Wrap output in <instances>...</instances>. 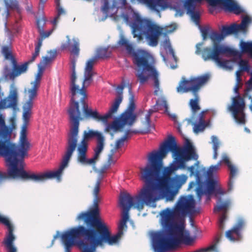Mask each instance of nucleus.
<instances>
[{
    "label": "nucleus",
    "mask_w": 252,
    "mask_h": 252,
    "mask_svg": "<svg viewBox=\"0 0 252 252\" xmlns=\"http://www.w3.org/2000/svg\"><path fill=\"white\" fill-rule=\"evenodd\" d=\"M132 32L134 38L140 41L145 37L148 44L152 47L158 44L162 29L149 19L141 18L137 15L131 23Z\"/></svg>",
    "instance_id": "nucleus-7"
},
{
    "label": "nucleus",
    "mask_w": 252,
    "mask_h": 252,
    "mask_svg": "<svg viewBox=\"0 0 252 252\" xmlns=\"http://www.w3.org/2000/svg\"><path fill=\"white\" fill-rule=\"evenodd\" d=\"M104 137L98 131H84L82 140L76 146L77 161L84 165L94 164L102 151Z\"/></svg>",
    "instance_id": "nucleus-5"
},
{
    "label": "nucleus",
    "mask_w": 252,
    "mask_h": 252,
    "mask_svg": "<svg viewBox=\"0 0 252 252\" xmlns=\"http://www.w3.org/2000/svg\"><path fill=\"white\" fill-rule=\"evenodd\" d=\"M193 125L194 131L196 133H198L200 131H203L207 126L208 124L207 122H198V123H194Z\"/></svg>",
    "instance_id": "nucleus-42"
},
{
    "label": "nucleus",
    "mask_w": 252,
    "mask_h": 252,
    "mask_svg": "<svg viewBox=\"0 0 252 252\" xmlns=\"http://www.w3.org/2000/svg\"><path fill=\"white\" fill-rule=\"evenodd\" d=\"M151 116L148 114L145 116V125L147 127V132H149L151 130Z\"/></svg>",
    "instance_id": "nucleus-47"
},
{
    "label": "nucleus",
    "mask_w": 252,
    "mask_h": 252,
    "mask_svg": "<svg viewBox=\"0 0 252 252\" xmlns=\"http://www.w3.org/2000/svg\"><path fill=\"white\" fill-rule=\"evenodd\" d=\"M170 53L171 54L172 56V57L173 58H174V59L175 60V61L176 62L177 61V58H176V57L175 56V54H174V51L171 48V47H170Z\"/></svg>",
    "instance_id": "nucleus-61"
},
{
    "label": "nucleus",
    "mask_w": 252,
    "mask_h": 252,
    "mask_svg": "<svg viewBox=\"0 0 252 252\" xmlns=\"http://www.w3.org/2000/svg\"><path fill=\"white\" fill-rule=\"evenodd\" d=\"M43 69L44 68L39 67L34 81L31 83L32 87L28 90L29 99L24 103L23 106V119L24 123L27 126L32 116L33 100L37 95V91L40 86Z\"/></svg>",
    "instance_id": "nucleus-17"
},
{
    "label": "nucleus",
    "mask_w": 252,
    "mask_h": 252,
    "mask_svg": "<svg viewBox=\"0 0 252 252\" xmlns=\"http://www.w3.org/2000/svg\"><path fill=\"white\" fill-rule=\"evenodd\" d=\"M76 79L75 72V61L71 62V74L70 76V92L71 94L70 102V106L68 110L71 126L70 132L67 138L65 151L63 156L62 160L58 169L61 175L68 164L69 160L76 149L77 143H78V134L79 131V121L82 120L81 111L79 110V102L81 103L82 107L87 104L85 101L87 97L86 87L91 84L84 83L83 81L81 89L75 84Z\"/></svg>",
    "instance_id": "nucleus-2"
},
{
    "label": "nucleus",
    "mask_w": 252,
    "mask_h": 252,
    "mask_svg": "<svg viewBox=\"0 0 252 252\" xmlns=\"http://www.w3.org/2000/svg\"><path fill=\"white\" fill-rule=\"evenodd\" d=\"M239 32L236 24H233L228 26H223L221 30V32L224 37L229 34L237 33Z\"/></svg>",
    "instance_id": "nucleus-30"
},
{
    "label": "nucleus",
    "mask_w": 252,
    "mask_h": 252,
    "mask_svg": "<svg viewBox=\"0 0 252 252\" xmlns=\"http://www.w3.org/2000/svg\"><path fill=\"white\" fill-rule=\"evenodd\" d=\"M5 101V99H2L0 101V109H6Z\"/></svg>",
    "instance_id": "nucleus-59"
},
{
    "label": "nucleus",
    "mask_w": 252,
    "mask_h": 252,
    "mask_svg": "<svg viewBox=\"0 0 252 252\" xmlns=\"http://www.w3.org/2000/svg\"><path fill=\"white\" fill-rule=\"evenodd\" d=\"M240 86L238 84H236L235 86L234 91L238 95L233 98V103L230 107V110L232 112L236 121L239 124H244L245 119L244 110L245 104L243 99L239 95L238 90Z\"/></svg>",
    "instance_id": "nucleus-19"
},
{
    "label": "nucleus",
    "mask_w": 252,
    "mask_h": 252,
    "mask_svg": "<svg viewBox=\"0 0 252 252\" xmlns=\"http://www.w3.org/2000/svg\"><path fill=\"white\" fill-rule=\"evenodd\" d=\"M220 161L221 163L222 162L224 163L227 166V167L232 164L231 162L230 161L228 157L226 154L223 155L222 159Z\"/></svg>",
    "instance_id": "nucleus-49"
},
{
    "label": "nucleus",
    "mask_w": 252,
    "mask_h": 252,
    "mask_svg": "<svg viewBox=\"0 0 252 252\" xmlns=\"http://www.w3.org/2000/svg\"><path fill=\"white\" fill-rule=\"evenodd\" d=\"M0 222L7 226L8 232L3 243L6 248L7 252H17V249L13 245L15 237L13 234L14 228L8 219L0 215Z\"/></svg>",
    "instance_id": "nucleus-21"
},
{
    "label": "nucleus",
    "mask_w": 252,
    "mask_h": 252,
    "mask_svg": "<svg viewBox=\"0 0 252 252\" xmlns=\"http://www.w3.org/2000/svg\"><path fill=\"white\" fill-rule=\"evenodd\" d=\"M130 55L133 57V63L138 67L136 76L140 83L143 84L152 77L155 88L154 94L157 95L159 89L158 74L154 65L150 63V54L145 50L138 49L136 51L134 50Z\"/></svg>",
    "instance_id": "nucleus-6"
},
{
    "label": "nucleus",
    "mask_w": 252,
    "mask_h": 252,
    "mask_svg": "<svg viewBox=\"0 0 252 252\" xmlns=\"http://www.w3.org/2000/svg\"><path fill=\"white\" fill-rule=\"evenodd\" d=\"M126 222L121 220L119 225V231L117 234L114 236H111V233L106 223L103 221V224L105 226V231L104 232H99L95 229L91 234L95 241L96 244L101 245L102 243H108L109 245H113L117 243L121 236L123 234V230L126 225Z\"/></svg>",
    "instance_id": "nucleus-18"
},
{
    "label": "nucleus",
    "mask_w": 252,
    "mask_h": 252,
    "mask_svg": "<svg viewBox=\"0 0 252 252\" xmlns=\"http://www.w3.org/2000/svg\"><path fill=\"white\" fill-rule=\"evenodd\" d=\"M216 192L217 193V194H224V191L220 188L219 189H217L216 190Z\"/></svg>",
    "instance_id": "nucleus-62"
},
{
    "label": "nucleus",
    "mask_w": 252,
    "mask_h": 252,
    "mask_svg": "<svg viewBox=\"0 0 252 252\" xmlns=\"http://www.w3.org/2000/svg\"><path fill=\"white\" fill-rule=\"evenodd\" d=\"M12 131V128L6 126L3 117L0 114V139L8 143H12L11 141Z\"/></svg>",
    "instance_id": "nucleus-25"
},
{
    "label": "nucleus",
    "mask_w": 252,
    "mask_h": 252,
    "mask_svg": "<svg viewBox=\"0 0 252 252\" xmlns=\"http://www.w3.org/2000/svg\"><path fill=\"white\" fill-rule=\"evenodd\" d=\"M129 93L130 97L127 107L119 118L116 119L111 125L107 126V130L113 129L115 131H117L126 125L131 126L136 122L137 115L134 113L135 109L134 96L131 92L130 87L129 88Z\"/></svg>",
    "instance_id": "nucleus-16"
},
{
    "label": "nucleus",
    "mask_w": 252,
    "mask_h": 252,
    "mask_svg": "<svg viewBox=\"0 0 252 252\" xmlns=\"http://www.w3.org/2000/svg\"><path fill=\"white\" fill-rule=\"evenodd\" d=\"M212 143L213 144V156L214 159H216L218 157V150L220 147V142L218 138L216 136H212L211 137Z\"/></svg>",
    "instance_id": "nucleus-35"
},
{
    "label": "nucleus",
    "mask_w": 252,
    "mask_h": 252,
    "mask_svg": "<svg viewBox=\"0 0 252 252\" xmlns=\"http://www.w3.org/2000/svg\"><path fill=\"white\" fill-rule=\"evenodd\" d=\"M96 57H93L89 60L86 64L84 71V83H91L93 81V76L94 72L93 71V66L96 62Z\"/></svg>",
    "instance_id": "nucleus-27"
},
{
    "label": "nucleus",
    "mask_w": 252,
    "mask_h": 252,
    "mask_svg": "<svg viewBox=\"0 0 252 252\" xmlns=\"http://www.w3.org/2000/svg\"><path fill=\"white\" fill-rule=\"evenodd\" d=\"M2 53L6 60H10L12 63V59H15L12 55L11 51L10 48L6 46H3L2 49Z\"/></svg>",
    "instance_id": "nucleus-39"
},
{
    "label": "nucleus",
    "mask_w": 252,
    "mask_h": 252,
    "mask_svg": "<svg viewBox=\"0 0 252 252\" xmlns=\"http://www.w3.org/2000/svg\"><path fill=\"white\" fill-rule=\"evenodd\" d=\"M35 59L36 58H34L33 59L32 55L31 59L30 60L26 62L21 65L18 64L16 59H13L12 63H11V71L6 72L5 75V77L9 78L10 79L13 80L21 74L26 73L28 70L29 65L34 61Z\"/></svg>",
    "instance_id": "nucleus-20"
},
{
    "label": "nucleus",
    "mask_w": 252,
    "mask_h": 252,
    "mask_svg": "<svg viewBox=\"0 0 252 252\" xmlns=\"http://www.w3.org/2000/svg\"><path fill=\"white\" fill-rule=\"evenodd\" d=\"M81 237H83L85 241L80 240L77 244L83 252H94L97 245L92 235L84 231L83 228L77 227L70 229L62 235L65 252H70L77 240Z\"/></svg>",
    "instance_id": "nucleus-9"
},
{
    "label": "nucleus",
    "mask_w": 252,
    "mask_h": 252,
    "mask_svg": "<svg viewBox=\"0 0 252 252\" xmlns=\"http://www.w3.org/2000/svg\"><path fill=\"white\" fill-rule=\"evenodd\" d=\"M222 32L218 33L217 32H212L210 38L213 42V49L210 47L204 48L202 51V57L205 61L208 60H214L220 66L225 67L228 63L227 60H222L220 55H228L236 56L238 54L237 50L231 49L228 47L220 44V42L224 38Z\"/></svg>",
    "instance_id": "nucleus-11"
},
{
    "label": "nucleus",
    "mask_w": 252,
    "mask_h": 252,
    "mask_svg": "<svg viewBox=\"0 0 252 252\" xmlns=\"http://www.w3.org/2000/svg\"><path fill=\"white\" fill-rule=\"evenodd\" d=\"M45 24V18L38 19L36 21V25L38 28V32L40 31V30L43 29V26Z\"/></svg>",
    "instance_id": "nucleus-48"
},
{
    "label": "nucleus",
    "mask_w": 252,
    "mask_h": 252,
    "mask_svg": "<svg viewBox=\"0 0 252 252\" xmlns=\"http://www.w3.org/2000/svg\"><path fill=\"white\" fill-rule=\"evenodd\" d=\"M27 126L24 123L20 133L19 145L0 139V182L6 179L20 178L34 182H43L52 178H59L58 170L35 174L24 169V158L28 155L30 143L27 137Z\"/></svg>",
    "instance_id": "nucleus-1"
},
{
    "label": "nucleus",
    "mask_w": 252,
    "mask_h": 252,
    "mask_svg": "<svg viewBox=\"0 0 252 252\" xmlns=\"http://www.w3.org/2000/svg\"><path fill=\"white\" fill-rule=\"evenodd\" d=\"M109 9V2L108 1L106 0L104 2V4L101 8V11L104 14L107 15Z\"/></svg>",
    "instance_id": "nucleus-50"
},
{
    "label": "nucleus",
    "mask_w": 252,
    "mask_h": 252,
    "mask_svg": "<svg viewBox=\"0 0 252 252\" xmlns=\"http://www.w3.org/2000/svg\"><path fill=\"white\" fill-rule=\"evenodd\" d=\"M112 154L109 155L108 162L109 164H111L113 162V156L114 152H113V151H112Z\"/></svg>",
    "instance_id": "nucleus-60"
},
{
    "label": "nucleus",
    "mask_w": 252,
    "mask_h": 252,
    "mask_svg": "<svg viewBox=\"0 0 252 252\" xmlns=\"http://www.w3.org/2000/svg\"><path fill=\"white\" fill-rule=\"evenodd\" d=\"M202 36L203 37V40H205L207 38L208 32L207 29H203L202 30Z\"/></svg>",
    "instance_id": "nucleus-58"
},
{
    "label": "nucleus",
    "mask_w": 252,
    "mask_h": 252,
    "mask_svg": "<svg viewBox=\"0 0 252 252\" xmlns=\"http://www.w3.org/2000/svg\"><path fill=\"white\" fill-rule=\"evenodd\" d=\"M242 71H241V69H240V70H237L236 71V78H239L240 77H241Z\"/></svg>",
    "instance_id": "nucleus-63"
},
{
    "label": "nucleus",
    "mask_w": 252,
    "mask_h": 252,
    "mask_svg": "<svg viewBox=\"0 0 252 252\" xmlns=\"http://www.w3.org/2000/svg\"><path fill=\"white\" fill-rule=\"evenodd\" d=\"M98 197H94L93 204V208L87 212H83L78 215L76 220H83L86 227L79 225L77 227L83 228V230L88 233L92 234L96 229L99 232L105 231V226L103 224V221L100 216L98 208Z\"/></svg>",
    "instance_id": "nucleus-14"
},
{
    "label": "nucleus",
    "mask_w": 252,
    "mask_h": 252,
    "mask_svg": "<svg viewBox=\"0 0 252 252\" xmlns=\"http://www.w3.org/2000/svg\"><path fill=\"white\" fill-rule=\"evenodd\" d=\"M169 151L172 152L177 164L183 169L186 168V162L198 158V155L189 139H186V144L183 147H179L177 145L175 138L172 136L161 145L159 151H153L148 156L153 161L160 162L162 168V158Z\"/></svg>",
    "instance_id": "nucleus-4"
},
{
    "label": "nucleus",
    "mask_w": 252,
    "mask_h": 252,
    "mask_svg": "<svg viewBox=\"0 0 252 252\" xmlns=\"http://www.w3.org/2000/svg\"><path fill=\"white\" fill-rule=\"evenodd\" d=\"M57 12H58L57 15L54 18V20H53V21L52 22V23L55 26H56L57 24L58 20L60 19V16L61 15L65 14L64 10H63V9L61 6H59V7H57Z\"/></svg>",
    "instance_id": "nucleus-44"
},
{
    "label": "nucleus",
    "mask_w": 252,
    "mask_h": 252,
    "mask_svg": "<svg viewBox=\"0 0 252 252\" xmlns=\"http://www.w3.org/2000/svg\"><path fill=\"white\" fill-rule=\"evenodd\" d=\"M148 161L145 167L140 168V179L145 185L139 194L132 197L134 207L138 210H142L144 205H150L158 200V191L160 196L165 198L167 200L172 201L174 199L169 197L170 194L168 192L162 193L158 188L156 180L161 169L160 162L153 161L149 156Z\"/></svg>",
    "instance_id": "nucleus-3"
},
{
    "label": "nucleus",
    "mask_w": 252,
    "mask_h": 252,
    "mask_svg": "<svg viewBox=\"0 0 252 252\" xmlns=\"http://www.w3.org/2000/svg\"><path fill=\"white\" fill-rule=\"evenodd\" d=\"M195 185H196V183H195L194 182H191V183H190V184L189 185V189H191L193 187V186H194Z\"/></svg>",
    "instance_id": "nucleus-64"
},
{
    "label": "nucleus",
    "mask_w": 252,
    "mask_h": 252,
    "mask_svg": "<svg viewBox=\"0 0 252 252\" xmlns=\"http://www.w3.org/2000/svg\"><path fill=\"white\" fill-rule=\"evenodd\" d=\"M239 65L241 71L249 73L250 71V66L248 61L241 59L239 62Z\"/></svg>",
    "instance_id": "nucleus-41"
},
{
    "label": "nucleus",
    "mask_w": 252,
    "mask_h": 252,
    "mask_svg": "<svg viewBox=\"0 0 252 252\" xmlns=\"http://www.w3.org/2000/svg\"><path fill=\"white\" fill-rule=\"evenodd\" d=\"M138 1L146 5L150 9L157 12H159L158 8L164 10L167 7L165 0H138Z\"/></svg>",
    "instance_id": "nucleus-26"
},
{
    "label": "nucleus",
    "mask_w": 252,
    "mask_h": 252,
    "mask_svg": "<svg viewBox=\"0 0 252 252\" xmlns=\"http://www.w3.org/2000/svg\"><path fill=\"white\" fill-rule=\"evenodd\" d=\"M70 39L68 38V40H67V43L63 44L61 46V49L62 50H66V49H68L69 47V45L70 44Z\"/></svg>",
    "instance_id": "nucleus-53"
},
{
    "label": "nucleus",
    "mask_w": 252,
    "mask_h": 252,
    "mask_svg": "<svg viewBox=\"0 0 252 252\" xmlns=\"http://www.w3.org/2000/svg\"><path fill=\"white\" fill-rule=\"evenodd\" d=\"M201 45H202L201 43H198L196 45L195 53L197 55H199L201 52V47H200Z\"/></svg>",
    "instance_id": "nucleus-57"
},
{
    "label": "nucleus",
    "mask_w": 252,
    "mask_h": 252,
    "mask_svg": "<svg viewBox=\"0 0 252 252\" xmlns=\"http://www.w3.org/2000/svg\"><path fill=\"white\" fill-rule=\"evenodd\" d=\"M228 168L230 171L229 182L228 183V190L231 191L233 189V179L237 175V169L233 164L229 166Z\"/></svg>",
    "instance_id": "nucleus-31"
},
{
    "label": "nucleus",
    "mask_w": 252,
    "mask_h": 252,
    "mask_svg": "<svg viewBox=\"0 0 252 252\" xmlns=\"http://www.w3.org/2000/svg\"><path fill=\"white\" fill-rule=\"evenodd\" d=\"M197 180L198 183V186L196 189V194L197 198L199 201L201 200L202 196L205 193V191L204 190L201 183H199V178L198 173L196 174Z\"/></svg>",
    "instance_id": "nucleus-37"
},
{
    "label": "nucleus",
    "mask_w": 252,
    "mask_h": 252,
    "mask_svg": "<svg viewBox=\"0 0 252 252\" xmlns=\"http://www.w3.org/2000/svg\"><path fill=\"white\" fill-rule=\"evenodd\" d=\"M100 189V182L97 181L95 184L94 189V197H98V194Z\"/></svg>",
    "instance_id": "nucleus-51"
},
{
    "label": "nucleus",
    "mask_w": 252,
    "mask_h": 252,
    "mask_svg": "<svg viewBox=\"0 0 252 252\" xmlns=\"http://www.w3.org/2000/svg\"><path fill=\"white\" fill-rule=\"evenodd\" d=\"M155 105L157 108H158V107H162L165 108L166 110L168 109V105L166 100L163 98L158 99L156 101Z\"/></svg>",
    "instance_id": "nucleus-45"
},
{
    "label": "nucleus",
    "mask_w": 252,
    "mask_h": 252,
    "mask_svg": "<svg viewBox=\"0 0 252 252\" xmlns=\"http://www.w3.org/2000/svg\"><path fill=\"white\" fill-rule=\"evenodd\" d=\"M5 99V105L6 108H12L15 109L17 105L18 93L16 89H14L10 92L7 97L4 98Z\"/></svg>",
    "instance_id": "nucleus-28"
},
{
    "label": "nucleus",
    "mask_w": 252,
    "mask_h": 252,
    "mask_svg": "<svg viewBox=\"0 0 252 252\" xmlns=\"http://www.w3.org/2000/svg\"><path fill=\"white\" fill-rule=\"evenodd\" d=\"M206 112V111H202L199 114V121L198 122H206L205 121V118H204V114H205V113Z\"/></svg>",
    "instance_id": "nucleus-54"
},
{
    "label": "nucleus",
    "mask_w": 252,
    "mask_h": 252,
    "mask_svg": "<svg viewBox=\"0 0 252 252\" xmlns=\"http://www.w3.org/2000/svg\"><path fill=\"white\" fill-rule=\"evenodd\" d=\"M52 58L48 57H44L40 62V64L45 66L52 61Z\"/></svg>",
    "instance_id": "nucleus-52"
},
{
    "label": "nucleus",
    "mask_w": 252,
    "mask_h": 252,
    "mask_svg": "<svg viewBox=\"0 0 252 252\" xmlns=\"http://www.w3.org/2000/svg\"><path fill=\"white\" fill-rule=\"evenodd\" d=\"M245 226V220L242 218H239L232 228L226 232V237L233 242L241 240L242 238V231Z\"/></svg>",
    "instance_id": "nucleus-22"
},
{
    "label": "nucleus",
    "mask_w": 252,
    "mask_h": 252,
    "mask_svg": "<svg viewBox=\"0 0 252 252\" xmlns=\"http://www.w3.org/2000/svg\"><path fill=\"white\" fill-rule=\"evenodd\" d=\"M118 44L122 46H124L127 53L130 54L134 50L133 45L129 43V41L124 36H121Z\"/></svg>",
    "instance_id": "nucleus-34"
},
{
    "label": "nucleus",
    "mask_w": 252,
    "mask_h": 252,
    "mask_svg": "<svg viewBox=\"0 0 252 252\" xmlns=\"http://www.w3.org/2000/svg\"><path fill=\"white\" fill-rule=\"evenodd\" d=\"M251 19L249 16H245L243 18L241 24L239 25L237 24V28H238L239 31H243L246 29L248 24L251 22Z\"/></svg>",
    "instance_id": "nucleus-38"
},
{
    "label": "nucleus",
    "mask_w": 252,
    "mask_h": 252,
    "mask_svg": "<svg viewBox=\"0 0 252 252\" xmlns=\"http://www.w3.org/2000/svg\"><path fill=\"white\" fill-rule=\"evenodd\" d=\"M159 109V108H157L156 106L155 105L152 108L148 110V112L147 113L148 114H150L151 115L153 113L156 112L158 111Z\"/></svg>",
    "instance_id": "nucleus-55"
},
{
    "label": "nucleus",
    "mask_w": 252,
    "mask_h": 252,
    "mask_svg": "<svg viewBox=\"0 0 252 252\" xmlns=\"http://www.w3.org/2000/svg\"><path fill=\"white\" fill-rule=\"evenodd\" d=\"M111 53L107 48H100L96 52V57L100 59L107 58L110 56Z\"/></svg>",
    "instance_id": "nucleus-36"
},
{
    "label": "nucleus",
    "mask_w": 252,
    "mask_h": 252,
    "mask_svg": "<svg viewBox=\"0 0 252 252\" xmlns=\"http://www.w3.org/2000/svg\"><path fill=\"white\" fill-rule=\"evenodd\" d=\"M241 51L243 53H247L252 58V42L241 41L240 43Z\"/></svg>",
    "instance_id": "nucleus-33"
},
{
    "label": "nucleus",
    "mask_w": 252,
    "mask_h": 252,
    "mask_svg": "<svg viewBox=\"0 0 252 252\" xmlns=\"http://www.w3.org/2000/svg\"><path fill=\"white\" fill-rule=\"evenodd\" d=\"M231 205L230 199H227L223 201L221 198L218 199V204L214 208V212H219L220 211L223 212L220 216L219 221V227L220 229L223 230L224 226V221L227 218V212Z\"/></svg>",
    "instance_id": "nucleus-24"
},
{
    "label": "nucleus",
    "mask_w": 252,
    "mask_h": 252,
    "mask_svg": "<svg viewBox=\"0 0 252 252\" xmlns=\"http://www.w3.org/2000/svg\"><path fill=\"white\" fill-rule=\"evenodd\" d=\"M73 44L72 45L70 51L71 54L78 56L80 51L79 41L77 39L73 38Z\"/></svg>",
    "instance_id": "nucleus-40"
},
{
    "label": "nucleus",
    "mask_w": 252,
    "mask_h": 252,
    "mask_svg": "<svg viewBox=\"0 0 252 252\" xmlns=\"http://www.w3.org/2000/svg\"><path fill=\"white\" fill-rule=\"evenodd\" d=\"M168 236L163 232H157L152 236L153 245L156 251L164 252L178 246L182 241L189 244L192 239L189 235H184L182 231H177L170 228Z\"/></svg>",
    "instance_id": "nucleus-10"
},
{
    "label": "nucleus",
    "mask_w": 252,
    "mask_h": 252,
    "mask_svg": "<svg viewBox=\"0 0 252 252\" xmlns=\"http://www.w3.org/2000/svg\"><path fill=\"white\" fill-rule=\"evenodd\" d=\"M119 204L123 209L122 220L124 222H127L129 218L128 212L133 206H135L133 198L128 193H122L119 197Z\"/></svg>",
    "instance_id": "nucleus-23"
},
{
    "label": "nucleus",
    "mask_w": 252,
    "mask_h": 252,
    "mask_svg": "<svg viewBox=\"0 0 252 252\" xmlns=\"http://www.w3.org/2000/svg\"><path fill=\"white\" fill-rule=\"evenodd\" d=\"M221 165V161H219L217 163V164L215 165L211 166L208 171H207V175L208 177H211L213 175V173L217 171L219 168L220 166Z\"/></svg>",
    "instance_id": "nucleus-43"
},
{
    "label": "nucleus",
    "mask_w": 252,
    "mask_h": 252,
    "mask_svg": "<svg viewBox=\"0 0 252 252\" xmlns=\"http://www.w3.org/2000/svg\"><path fill=\"white\" fill-rule=\"evenodd\" d=\"M216 183L213 179H210L207 182V190L208 193H212L215 189Z\"/></svg>",
    "instance_id": "nucleus-46"
},
{
    "label": "nucleus",
    "mask_w": 252,
    "mask_h": 252,
    "mask_svg": "<svg viewBox=\"0 0 252 252\" xmlns=\"http://www.w3.org/2000/svg\"><path fill=\"white\" fill-rule=\"evenodd\" d=\"M179 168H181L177 162L164 167L162 171V176L160 177L159 174L156 180L158 183V188L162 193L168 192L170 194L169 197L171 198L175 197L179 189L186 182L188 179L187 176L184 174L171 177V175Z\"/></svg>",
    "instance_id": "nucleus-8"
},
{
    "label": "nucleus",
    "mask_w": 252,
    "mask_h": 252,
    "mask_svg": "<svg viewBox=\"0 0 252 252\" xmlns=\"http://www.w3.org/2000/svg\"><path fill=\"white\" fill-rule=\"evenodd\" d=\"M38 32L40 34V37L37 38L38 42L35 47L34 53L33 54V59L34 58H36L39 55L40 49L42 44L43 40L50 35L52 32V30L48 32H44L43 29H41Z\"/></svg>",
    "instance_id": "nucleus-29"
},
{
    "label": "nucleus",
    "mask_w": 252,
    "mask_h": 252,
    "mask_svg": "<svg viewBox=\"0 0 252 252\" xmlns=\"http://www.w3.org/2000/svg\"><path fill=\"white\" fill-rule=\"evenodd\" d=\"M125 88L124 85H119L117 88V96L109 111L104 115H101L97 110L93 111L88 107L87 104L83 106V112L86 118H92L97 122H102L105 124L108 122L109 119L112 118L119 109L123 100V91Z\"/></svg>",
    "instance_id": "nucleus-15"
},
{
    "label": "nucleus",
    "mask_w": 252,
    "mask_h": 252,
    "mask_svg": "<svg viewBox=\"0 0 252 252\" xmlns=\"http://www.w3.org/2000/svg\"><path fill=\"white\" fill-rule=\"evenodd\" d=\"M188 170L190 172V176L194 175L195 172L194 165H191L189 167Z\"/></svg>",
    "instance_id": "nucleus-56"
},
{
    "label": "nucleus",
    "mask_w": 252,
    "mask_h": 252,
    "mask_svg": "<svg viewBox=\"0 0 252 252\" xmlns=\"http://www.w3.org/2000/svg\"><path fill=\"white\" fill-rule=\"evenodd\" d=\"M195 201L193 195L182 196L180 197L173 211L169 209L160 213L162 222L165 227L170 228L172 226L174 216H185L195 212Z\"/></svg>",
    "instance_id": "nucleus-13"
},
{
    "label": "nucleus",
    "mask_w": 252,
    "mask_h": 252,
    "mask_svg": "<svg viewBox=\"0 0 252 252\" xmlns=\"http://www.w3.org/2000/svg\"><path fill=\"white\" fill-rule=\"evenodd\" d=\"M136 133L137 131L136 130H127L124 135L120 139L117 140L115 145V149L118 150L122 147L124 144V142L128 138V135L130 133Z\"/></svg>",
    "instance_id": "nucleus-32"
},
{
    "label": "nucleus",
    "mask_w": 252,
    "mask_h": 252,
    "mask_svg": "<svg viewBox=\"0 0 252 252\" xmlns=\"http://www.w3.org/2000/svg\"><path fill=\"white\" fill-rule=\"evenodd\" d=\"M210 79L208 74H205L197 77H190L189 80L182 78L177 88L179 93L191 92L194 98L189 100V105L193 113H195L200 109L199 105V96L198 93L205 85Z\"/></svg>",
    "instance_id": "nucleus-12"
}]
</instances>
